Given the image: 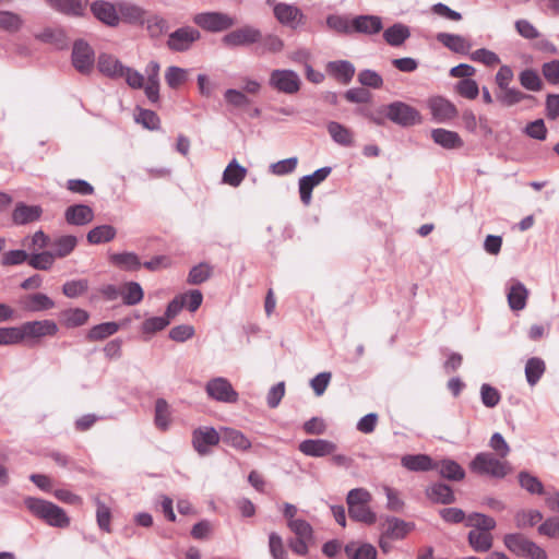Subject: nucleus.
I'll return each instance as SVG.
<instances>
[{"mask_svg":"<svg viewBox=\"0 0 559 559\" xmlns=\"http://www.w3.org/2000/svg\"><path fill=\"white\" fill-rule=\"evenodd\" d=\"M24 503L34 516L43 520L49 526L64 528L70 524V519L64 510L50 501L28 497Z\"/></svg>","mask_w":559,"mask_h":559,"instance_id":"obj_1","label":"nucleus"},{"mask_svg":"<svg viewBox=\"0 0 559 559\" xmlns=\"http://www.w3.org/2000/svg\"><path fill=\"white\" fill-rule=\"evenodd\" d=\"M469 468L476 474L488 475L495 478H503L511 469L508 462L498 460L489 452L476 454L469 464Z\"/></svg>","mask_w":559,"mask_h":559,"instance_id":"obj_2","label":"nucleus"},{"mask_svg":"<svg viewBox=\"0 0 559 559\" xmlns=\"http://www.w3.org/2000/svg\"><path fill=\"white\" fill-rule=\"evenodd\" d=\"M503 543L504 546L516 556L528 559H547L546 551L522 534H507L503 538Z\"/></svg>","mask_w":559,"mask_h":559,"instance_id":"obj_3","label":"nucleus"},{"mask_svg":"<svg viewBox=\"0 0 559 559\" xmlns=\"http://www.w3.org/2000/svg\"><path fill=\"white\" fill-rule=\"evenodd\" d=\"M269 85L280 93L294 95L299 92L301 80L294 70L275 69L270 73Z\"/></svg>","mask_w":559,"mask_h":559,"instance_id":"obj_4","label":"nucleus"},{"mask_svg":"<svg viewBox=\"0 0 559 559\" xmlns=\"http://www.w3.org/2000/svg\"><path fill=\"white\" fill-rule=\"evenodd\" d=\"M388 119L401 127H412L421 122L419 111L403 102L389 104Z\"/></svg>","mask_w":559,"mask_h":559,"instance_id":"obj_5","label":"nucleus"},{"mask_svg":"<svg viewBox=\"0 0 559 559\" xmlns=\"http://www.w3.org/2000/svg\"><path fill=\"white\" fill-rule=\"evenodd\" d=\"M193 22L201 28L213 33L228 29L236 24L234 17L223 12L199 13L194 15Z\"/></svg>","mask_w":559,"mask_h":559,"instance_id":"obj_6","label":"nucleus"},{"mask_svg":"<svg viewBox=\"0 0 559 559\" xmlns=\"http://www.w3.org/2000/svg\"><path fill=\"white\" fill-rule=\"evenodd\" d=\"M22 342L25 340H39L46 336H55L59 328L53 320L28 321L20 325Z\"/></svg>","mask_w":559,"mask_h":559,"instance_id":"obj_7","label":"nucleus"},{"mask_svg":"<svg viewBox=\"0 0 559 559\" xmlns=\"http://www.w3.org/2000/svg\"><path fill=\"white\" fill-rule=\"evenodd\" d=\"M207 395L222 403H236L238 393L233 389L231 383L222 377L214 378L206 383Z\"/></svg>","mask_w":559,"mask_h":559,"instance_id":"obj_8","label":"nucleus"},{"mask_svg":"<svg viewBox=\"0 0 559 559\" xmlns=\"http://www.w3.org/2000/svg\"><path fill=\"white\" fill-rule=\"evenodd\" d=\"M262 34L258 28L243 26L226 34L222 41L226 47L234 48L260 43Z\"/></svg>","mask_w":559,"mask_h":559,"instance_id":"obj_9","label":"nucleus"},{"mask_svg":"<svg viewBox=\"0 0 559 559\" xmlns=\"http://www.w3.org/2000/svg\"><path fill=\"white\" fill-rule=\"evenodd\" d=\"M95 62L94 50L84 40H76L72 49L73 67L82 74H88Z\"/></svg>","mask_w":559,"mask_h":559,"instance_id":"obj_10","label":"nucleus"},{"mask_svg":"<svg viewBox=\"0 0 559 559\" xmlns=\"http://www.w3.org/2000/svg\"><path fill=\"white\" fill-rule=\"evenodd\" d=\"M331 167H322L311 175L304 176L299 179V194L304 205L308 206L311 203L313 188L324 181L331 174Z\"/></svg>","mask_w":559,"mask_h":559,"instance_id":"obj_11","label":"nucleus"},{"mask_svg":"<svg viewBox=\"0 0 559 559\" xmlns=\"http://www.w3.org/2000/svg\"><path fill=\"white\" fill-rule=\"evenodd\" d=\"M201 37L197 28L186 26L173 32L167 40V46L174 51H186Z\"/></svg>","mask_w":559,"mask_h":559,"instance_id":"obj_12","label":"nucleus"},{"mask_svg":"<svg viewBox=\"0 0 559 559\" xmlns=\"http://www.w3.org/2000/svg\"><path fill=\"white\" fill-rule=\"evenodd\" d=\"M428 108L436 122L442 123L456 117L457 109L453 103L441 96L428 99Z\"/></svg>","mask_w":559,"mask_h":559,"instance_id":"obj_13","label":"nucleus"},{"mask_svg":"<svg viewBox=\"0 0 559 559\" xmlns=\"http://www.w3.org/2000/svg\"><path fill=\"white\" fill-rule=\"evenodd\" d=\"M93 15L110 27L119 25L118 2L112 3L105 0H97L91 4Z\"/></svg>","mask_w":559,"mask_h":559,"instance_id":"obj_14","label":"nucleus"},{"mask_svg":"<svg viewBox=\"0 0 559 559\" xmlns=\"http://www.w3.org/2000/svg\"><path fill=\"white\" fill-rule=\"evenodd\" d=\"M219 440V433L213 427H200L192 433L193 447L201 455L207 454L209 448L216 445Z\"/></svg>","mask_w":559,"mask_h":559,"instance_id":"obj_15","label":"nucleus"},{"mask_svg":"<svg viewBox=\"0 0 559 559\" xmlns=\"http://www.w3.org/2000/svg\"><path fill=\"white\" fill-rule=\"evenodd\" d=\"M336 448L334 442L325 439H307L298 445L301 453L312 457H323L333 454Z\"/></svg>","mask_w":559,"mask_h":559,"instance_id":"obj_16","label":"nucleus"},{"mask_svg":"<svg viewBox=\"0 0 559 559\" xmlns=\"http://www.w3.org/2000/svg\"><path fill=\"white\" fill-rule=\"evenodd\" d=\"M159 63L154 60L148 62L145 68V95L152 103H156L159 99Z\"/></svg>","mask_w":559,"mask_h":559,"instance_id":"obj_17","label":"nucleus"},{"mask_svg":"<svg viewBox=\"0 0 559 559\" xmlns=\"http://www.w3.org/2000/svg\"><path fill=\"white\" fill-rule=\"evenodd\" d=\"M20 305L29 312L47 311L55 308V301L43 293L29 294L21 298Z\"/></svg>","mask_w":559,"mask_h":559,"instance_id":"obj_18","label":"nucleus"},{"mask_svg":"<svg viewBox=\"0 0 559 559\" xmlns=\"http://www.w3.org/2000/svg\"><path fill=\"white\" fill-rule=\"evenodd\" d=\"M64 218L70 225L83 226L93 221L94 211L85 204L71 205L66 210Z\"/></svg>","mask_w":559,"mask_h":559,"instance_id":"obj_19","label":"nucleus"},{"mask_svg":"<svg viewBox=\"0 0 559 559\" xmlns=\"http://www.w3.org/2000/svg\"><path fill=\"white\" fill-rule=\"evenodd\" d=\"M273 12L280 23L293 27L299 24L304 17L297 7L287 3H276L273 8Z\"/></svg>","mask_w":559,"mask_h":559,"instance_id":"obj_20","label":"nucleus"},{"mask_svg":"<svg viewBox=\"0 0 559 559\" xmlns=\"http://www.w3.org/2000/svg\"><path fill=\"white\" fill-rule=\"evenodd\" d=\"M433 142L445 150L461 148L464 145L460 134L455 131L438 128L431 131Z\"/></svg>","mask_w":559,"mask_h":559,"instance_id":"obj_21","label":"nucleus"},{"mask_svg":"<svg viewBox=\"0 0 559 559\" xmlns=\"http://www.w3.org/2000/svg\"><path fill=\"white\" fill-rule=\"evenodd\" d=\"M381 17L377 15H358L353 19V33L373 35L382 29Z\"/></svg>","mask_w":559,"mask_h":559,"instance_id":"obj_22","label":"nucleus"},{"mask_svg":"<svg viewBox=\"0 0 559 559\" xmlns=\"http://www.w3.org/2000/svg\"><path fill=\"white\" fill-rule=\"evenodd\" d=\"M401 464L412 472H427L438 467V464L427 454L404 455Z\"/></svg>","mask_w":559,"mask_h":559,"instance_id":"obj_23","label":"nucleus"},{"mask_svg":"<svg viewBox=\"0 0 559 559\" xmlns=\"http://www.w3.org/2000/svg\"><path fill=\"white\" fill-rule=\"evenodd\" d=\"M437 40L455 53L464 55L472 48V44L464 36L457 34L439 33Z\"/></svg>","mask_w":559,"mask_h":559,"instance_id":"obj_24","label":"nucleus"},{"mask_svg":"<svg viewBox=\"0 0 559 559\" xmlns=\"http://www.w3.org/2000/svg\"><path fill=\"white\" fill-rule=\"evenodd\" d=\"M119 23L143 24L145 21V11L130 2H118Z\"/></svg>","mask_w":559,"mask_h":559,"instance_id":"obj_25","label":"nucleus"},{"mask_svg":"<svg viewBox=\"0 0 559 559\" xmlns=\"http://www.w3.org/2000/svg\"><path fill=\"white\" fill-rule=\"evenodd\" d=\"M123 64L114 56L102 53L98 56L97 68L100 73L110 79H121Z\"/></svg>","mask_w":559,"mask_h":559,"instance_id":"obj_26","label":"nucleus"},{"mask_svg":"<svg viewBox=\"0 0 559 559\" xmlns=\"http://www.w3.org/2000/svg\"><path fill=\"white\" fill-rule=\"evenodd\" d=\"M248 170L236 158L231 159L223 171L222 181L225 185L237 188L246 178Z\"/></svg>","mask_w":559,"mask_h":559,"instance_id":"obj_27","label":"nucleus"},{"mask_svg":"<svg viewBox=\"0 0 559 559\" xmlns=\"http://www.w3.org/2000/svg\"><path fill=\"white\" fill-rule=\"evenodd\" d=\"M507 298L513 311H521L526 307L528 290L521 282H514L509 288Z\"/></svg>","mask_w":559,"mask_h":559,"instance_id":"obj_28","label":"nucleus"},{"mask_svg":"<svg viewBox=\"0 0 559 559\" xmlns=\"http://www.w3.org/2000/svg\"><path fill=\"white\" fill-rule=\"evenodd\" d=\"M41 212V207L38 205H26L21 203L14 209L12 219L17 225H25L38 221Z\"/></svg>","mask_w":559,"mask_h":559,"instance_id":"obj_29","label":"nucleus"},{"mask_svg":"<svg viewBox=\"0 0 559 559\" xmlns=\"http://www.w3.org/2000/svg\"><path fill=\"white\" fill-rule=\"evenodd\" d=\"M326 70L344 84H348L355 74V67L347 60L331 61L328 63Z\"/></svg>","mask_w":559,"mask_h":559,"instance_id":"obj_30","label":"nucleus"},{"mask_svg":"<svg viewBox=\"0 0 559 559\" xmlns=\"http://www.w3.org/2000/svg\"><path fill=\"white\" fill-rule=\"evenodd\" d=\"M51 253L56 259L68 257L78 246V238L73 235H63L55 238L50 245Z\"/></svg>","mask_w":559,"mask_h":559,"instance_id":"obj_31","label":"nucleus"},{"mask_svg":"<svg viewBox=\"0 0 559 559\" xmlns=\"http://www.w3.org/2000/svg\"><path fill=\"white\" fill-rule=\"evenodd\" d=\"M46 2L64 14L80 16L83 14L88 0H46Z\"/></svg>","mask_w":559,"mask_h":559,"instance_id":"obj_32","label":"nucleus"},{"mask_svg":"<svg viewBox=\"0 0 559 559\" xmlns=\"http://www.w3.org/2000/svg\"><path fill=\"white\" fill-rule=\"evenodd\" d=\"M326 128L333 141L337 144L342 146L354 145V133L350 129L336 121H330Z\"/></svg>","mask_w":559,"mask_h":559,"instance_id":"obj_33","label":"nucleus"},{"mask_svg":"<svg viewBox=\"0 0 559 559\" xmlns=\"http://www.w3.org/2000/svg\"><path fill=\"white\" fill-rule=\"evenodd\" d=\"M427 497L436 503L450 504L455 501V496L450 486L445 484H433L426 490Z\"/></svg>","mask_w":559,"mask_h":559,"instance_id":"obj_34","label":"nucleus"},{"mask_svg":"<svg viewBox=\"0 0 559 559\" xmlns=\"http://www.w3.org/2000/svg\"><path fill=\"white\" fill-rule=\"evenodd\" d=\"M222 440L226 444L240 451H247L251 448L250 440L241 431L233 428L223 429Z\"/></svg>","mask_w":559,"mask_h":559,"instance_id":"obj_35","label":"nucleus"},{"mask_svg":"<svg viewBox=\"0 0 559 559\" xmlns=\"http://www.w3.org/2000/svg\"><path fill=\"white\" fill-rule=\"evenodd\" d=\"M120 296L124 305L134 306L142 301L144 292L139 283L127 282L120 288Z\"/></svg>","mask_w":559,"mask_h":559,"instance_id":"obj_36","label":"nucleus"},{"mask_svg":"<svg viewBox=\"0 0 559 559\" xmlns=\"http://www.w3.org/2000/svg\"><path fill=\"white\" fill-rule=\"evenodd\" d=\"M546 371L545 361L539 357H532L525 364V377L531 386H534Z\"/></svg>","mask_w":559,"mask_h":559,"instance_id":"obj_37","label":"nucleus"},{"mask_svg":"<svg viewBox=\"0 0 559 559\" xmlns=\"http://www.w3.org/2000/svg\"><path fill=\"white\" fill-rule=\"evenodd\" d=\"M116 228L111 225H100L91 229L86 239L92 245H99L104 242H109L116 237Z\"/></svg>","mask_w":559,"mask_h":559,"instance_id":"obj_38","label":"nucleus"},{"mask_svg":"<svg viewBox=\"0 0 559 559\" xmlns=\"http://www.w3.org/2000/svg\"><path fill=\"white\" fill-rule=\"evenodd\" d=\"M471 547L477 552H486L492 547L493 537L490 533L471 531L467 536Z\"/></svg>","mask_w":559,"mask_h":559,"instance_id":"obj_39","label":"nucleus"},{"mask_svg":"<svg viewBox=\"0 0 559 559\" xmlns=\"http://www.w3.org/2000/svg\"><path fill=\"white\" fill-rule=\"evenodd\" d=\"M439 473L442 477L450 480H462L465 477V472L462 466L453 460H442L437 463Z\"/></svg>","mask_w":559,"mask_h":559,"instance_id":"obj_40","label":"nucleus"},{"mask_svg":"<svg viewBox=\"0 0 559 559\" xmlns=\"http://www.w3.org/2000/svg\"><path fill=\"white\" fill-rule=\"evenodd\" d=\"M109 260L112 264L127 271H135L141 266L139 257L133 252L112 253Z\"/></svg>","mask_w":559,"mask_h":559,"instance_id":"obj_41","label":"nucleus"},{"mask_svg":"<svg viewBox=\"0 0 559 559\" xmlns=\"http://www.w3.org/2000/svg\"><path fill=\"white\" fill-rule=\"evenodd\" d=\"M466 526L475 527V531L490 533L496 527L493 518L483 513H471L466 518Z\"/></svg>","mask_w":559,"mask_h":559,"instance_id":"obj_42","label":"nucleus"},{"mask_svg":"<svg viewBox=\"0 0 559 559\" xmlns=\"http://www.w3.org/2000/svg\"><path fill=\"white\" fill-rule=\"evenodd\" d=\"M345 554L352 559H376L377 550L370 544L357 546L356 543H349L345 546Z\"/></svg>","mask_w":559,"mask_h":559,"instance_id":"obj_43","label":"nucleus"},{"mask_svg":"<svg viewBox=\"0 0 559 559\" xmlns=\"http://www.w3.org/2000/svg\"><path fill=\"white\" fill-rule=\"evenodd\" d=\"M409 37V29L402 24H394L383 33V38L391 46H400Z\"/></svg>","mask_w":559,"mask_h":559,"instance_id":"obj_44","label":"nucleus"},{"mask_svg":"<svg viewBox=\"0 0 559 559\" xmlns=\"http://www.w3.org/2000/svg\"><path fill=\"white\" fill-rule=\"evenodd\" d=\"M88 318V312L81 308L68 309L62 312L63 323L67 328L81 326L87 322Z\"/></svg>","mask_w":559,"mask_h":559,"instance_id":"obj_45","label":"nucleus"},{"mask_svg":"<svg viewBox=\"0 0 559 559\" xmlns=\"http://www.w3.org/2000/svg\"><path fill=\"white\" fill-rule=\"evenodd\" d=\"M543 515L537 510H520L514 515L515 525L519 528L531 527L540 522Z\"/></svg>","mask_w":559,"mask_h":559,"instance_id":"obj_46","label":"nucleus"},{"mask_svg":"<svg viewBox=\"0 0 559 559\" xmlns=\"http://www.w3.org/2000/svg\"><path fill=\"white\" fill-rule=\"evenodd\" d=\"M119 330V324L116 322H104L93 326L88 333L90 341H100L110 335H114Z\"/></svg>","mask_w":559,"mask_h":559,"instance_id":"obj_47","label":"nucleus"},{"mask_svg":"<svg viewBox=\"0 0 559 559\" xmlns=\"http://www.w3.org/2000/svg\"><path fill=\"white\" fill-rule=\"evenodd\" d=\"M55 260L56 258L51 251H43L29 255L28 264L35 270L48 271L52 267Z\"/></svg>","mask_w":559,"mask_h":559,"instance_id":"obj_48","label":"nucleus"},{"mask_svg":"<svg viewBox=\"0 0 559 559\" xmlns=\"http://www.w3.org/2000/svg\"><path fill=\"white\" fill-rule=\"evenodd\" d=\"M170 423V413L169 405L164 399H158L155 402V425L162 429L166 430L169 427Z\"/></svg>","mask_w":559,"mask_h":559,"instance_id":"obj_49","label":"nucleus"},{"mask_svg":"<svg viewBox=\"0 0 559 559\" xmlns=\"http://www.w3.org/2000/svg\"><path fill=\"white\" fill-rule=\"evenodd\" d=\"M289 530L295 534V538L313 540L312 526L305 520H292L287 523Z\"/></svg>","mask_w":559,"mask_h":559,"instance_id":"obj_50","label":"nucleus"},{"mask_svg":"<svg viewBox=\"0 0 559 559\" xmlns=\"http://www.w3.org/2000/svg\"><path fill=\"white\" fill-rule=\"evenodd\" d=\"M369 503L366 504H355L354 507L348 508V513L350 519L359 522H364L366 524H372L376 522V514L370 510Z\"/></svg>","mask_w":559,"mask_h":559,"instance_id":"obj_51","label":"nucleus"},{"mask_svg":"<svg viewBox=\"0 0 559 559\" xmlns=\"http://www.w3.org/2000/svg\"><path fill=\"white\" fill-rule=\"evenodd\" d=\"M188 79L187 70L171 66L165 72V81L170 88H178Z\"/></svg>","mask_w":559,"mask_h":559,"instance_id":"obj_52","label":"nucleus"},{"mask_svg":"<svg viewBox=\"0 0 559 559\" xmlns=\"http://www.w3.org/2000/svg\"><path fill=\"white\" fill-rule=\"evenodd\" d=\"M96 503V520L97 524L100 530H103L106 533L111 532L110 527V520H111V512L109 507H107L103 501L99 500V498H95Z\"/></svg>","mask_w":559,"mask_h":559,"instance_id":"obj_53","label":"nucleus"},{"mask_svg":"<svg viewBox=\"0 0 559 559\" xmlns=\"http://www.w3.org/2000/svg\"><path fill=\"white\" fill-rule=\"evenodd\" d=\"M326 25L338 33L352 34L353 33V20L349 21L346 16L331 14L326 17Z\"/></svg>","mask_w":559,"mask_h":559,"instance_id":"obj_54","label":"nucleus"},{"mask_svg":"<svg viewBox=\"0 0 559 559\" xmlns=\"http://www.w3.org/2000/svg\"><path fill=\"white\" fill-rule=\"evenodd\" d=\"M22 17L11 11H0V28L8 32H16L22 27Z\"/></svg>","mask_w":559,"mask_h":559,"instance_id":"obj_55","label":"nucleus"},{"mask_svg":"<svg viewBox=\"0 0 559 559\" xmlns=\"http://www.w3.org/2000/svg\"><path fill=\"white\" fill-rule=\"evenodd\" d=\"M212 274V267L207 263H200L193 266L188 275V283L192 285H199L210 278Z\"/></svg>","mask_w":559,"mask_h":559,"instance_id":"obj_56","label":"nucleus"},{"mask_svg":"<svg viewBox=\"0 0 559 559\" xmlns=\"http://www.w3.org/2000/svg\"><path fill=\"white\" fill-rule=\"evenodd\" d=\"M88 289L87 280H75L66 282L62 286V293L68 298H76L85 294Z\"/></svg>","mask_w":559,"mask_h":559,"instance_id":"obj_57","label":"nucleus"},{"mask_svg":"<svg viewBox=\"0 0 559 559\" xmlns=\"http://www.w3.org/2000/svg\"><path fill=\"white\" fill-rule=\"evenodd\" d=\"M520 83L521 85L533 92H537L542 88V80L536 71L526 69L520 73Z\"/></svg>","mask_w":559,"mask_h":559,"instance_id":"obj_58","label":"nucleus"},{"mask_svg":"<svg viewBox=\"0 0 559 559\" xmlns=\"http://www.w3.org/2000/svg\"><path fill=\"white\" fill-rule=\"evenodd\" d=\"M455 91L467 99H475L479 94V87L476 81L472 79H463L455 85Z\"/></svg>","mask_w":559,"mask_h":559,"instance_id":"obj_59","label":"nucleus"},{"mask_svg":"<svg viewBox=\"0 0 559 559\" xmlns=\"http://www.w3.org/2000/svg\"><path fill=\"white\" fill-rule=\"evenodd\" d=\"M22 343L20 326L0 328V346L15 345Z\"/></svg>","mask_w":559,"mask_h":559,"instance_id":"obj_60","label":"nucleus"},{"mask_svg":"<svg viewBox=\"0 0 559 559\" xmlns=\"http://www.w3.org/2000/svg\"><path fill=\"white\" fill-rule=\"evenodd\" d=\"M480 399L486 407L493 408L499 404L501 395L496 388L484 383L480 388Z\"/></svg>","mask_w":559,"mask_h":559,"instance_id":"obj_61","label":"nucleus"},{"mask_svg":"<svg viewBox=\"0 0 559 559\" xmlns=\"http://www.w3.org/2000/svg\"><path fill=\"white\" fill-rule=\"evenodd\" d=\"M409 531L408 524L399 519H392L388 522V528L385 531V537L391 539H401Z\"/></svg>","mask_w":559,"mask_h":559,"instance_id":"obj_62","label":"nucleus"},{"mask_svg":"<svg viewBox=\"0 0 559 559\" xmlns=\"http://www.w3.org/2000/svg\"><path fill=\"white\" fill-rule=\"evenodd\" d=\"M469 57L473 61L484 63L487 67H493L500 63L499 56L486 48H480L473 51Z\"/></svg>","mask_w":559,"mask_h":559,"instance_id":"obj_63","label":"nucleus"},{"mask_svg":"<svg viewBox=\"0 0 559 559\" xmlns=\"http://www.w3.org/2000/svg\"><path fill=\"white\" fill-rule=\"evenodd\" d=\"M542 73L549 84H559V60H551L544 63Z\"/></svg>","mask_w":559,"mask_h":559,"instance_id":"obj_64","label":"nucleus"}]
</instances>
